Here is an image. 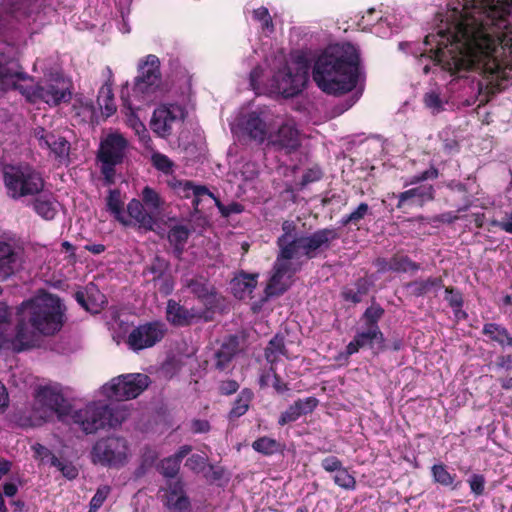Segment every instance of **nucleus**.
Segmentation results:
<instances>
[{"label": "nucleus", "instance_id": "obj_1", "mask_svg": "<svg viewBox=\"0 0 512 512\" xmlns=\"http://www.w3.org/2000/svg\"><path fill=\"white\" fill-rule=\"evenodd\" d=\"M511 8L512 0H465L461 20L453 31L440 30L425 37L426 46L436 42L437 47L431 48L429 55H420L419 63L429 61L424 64L423 73H430V63L460 77L464 72L477 71L494 90L500 91L501 82L508 79L501 56L506 48H512L508 38Z\"/></svg>", "mask_w": 512, "mask_h": 512}, {"label": "nucleus", "instance_id": "obj_2", "mask_svg": "<svg viewBox=\"0 0 512 512\" xmlns=\"http://www.w3.org/2000/svg\"><path fill=\"white\" fill-rule=\"evenodd\" d=\"M65 312L60 297L51 293L22 302L16 313L14 350L21 352L34 347L36 334L53 336L58 333L64 326Z\"/></svg>", "mask_w": 512, "mask_h": 512}, {"label": "nucleus", "instance_id": "obj_3", "mask_svg": "<svg viewBox=\"0 0 512 512\" xmlns=\"http://www.w3.org/2000/svg\"><path fill=\"white\" fill-rule=\"evenodd\" d=\"M359 68L360 55L354 45H329L315 59L312 78L322 92L340 96L357 86Z\"/></svg>", "mask_w": 512, "mask_h": 512}, {"label": "nucleus", "instance_id": "obj_4", "mask_svg": "<svg viewBox=\"0 0 512 512\" xmlns=\"http://www.w3.org/2000/svg\"><path fill=\"white\" fill-rule=\"evenodd\" d=\"M3 182L7 196L13 200L37 196L45 188L42 173L29 164L5 166Z\"/></svg>", "mask_w": 512, "mask_h": 512}, {"label": "nucleus", "instance_id": "obj_5", "mask_svg": "<svg viewBox=\"0 0 512 512\" xmlns=\"http://www.w3.org/2000/svg\"><path fill=\"white\" fill-rule=\"evenodd\" d=\"M127 418V411L118 406L93 403L73 413L72 419L86 434L106 427L115 428Z\"/></svg>", "mask_w": 512, "mask_h": 512}, {"label": "nucleus", "instance_id": "obj_6", "mask_svg": "<svg viewBox=\"0 0 512 512\" xmlns=\"http://www.w3.org/2000/svg\"><path fill=\"white\" fill-rule=\"evenodd\" d=\"M294 68L285 65L273 76L272 85L285 98H292L300 94L309 80L310 64L303 55L295 59Z\"/></svg>", "mask_w": 512, "mask_h": 512}, {"label": "nucleus", "instance_id": "obj_7", "mask_svg": "<svg viewBox=\"0 0 512 512\" xmlns=\"http://www.w3.org/2000/svg\"><path fill=\"white\" fill-rule=\"evenodd\" d=\"M90 456L94 464L119 469L128 463V441L121 436L102 437L92 446Z\"/></svg>", "mask_w": 512, "mask_h": 512}, {"label": "nucleus", "instance_id": "obj_8", "mask_svg": "<svg viewBox=\"0 0 512 512\" xmlns=\"http://www.w3.org/2000/svg\"><path fill=\"white\" fill-rule=\"evenodd\" d=\"M138 75L132 87V96L139 101L152 100V94L161 85L160 60L156 55L149 54L138 64Z\"/></svg>", "mask_w": 512, "mask_h": 512}, {"label": "nucleus", "instance_id": "obj_9", "mask_svg": "<svg viewBox=\"0 0 512 512\" xmlns=\"http://www.w3.org/2000/svg\"><path fill=\"white\" fill-rule=\"evenodd\" d=\"M150 378L146 374L134 373L113 378L103 389L108 398L125 401L138 397L147 389Z\"/></svg>", "mask_w": 512, "mask_h": 512}, {"label": "nucleus", "instance_id": "obj_10", "mask_svg": "<svg viewBox=\"0 0 512 512\" xmlns=\"http://www.w3.org/2000/svg\"><path fill=\"white\" fill-rule=\"evenodd\" d=\"M168 332L167 325L160 320H153L139 324L129 332L126 344L134 351L154 347L161 342Z\"/></svg>", "mask_w": 512, "mask_h": 512}, {"label": "nucleus", "instance_id": "obj_11", "mask_svg": "<svg viewBox=\"0 0 512 512\" xmlns=\"http://www.w3.org/2000/svg\"><path fill=\"white\" fill-rule=\"evenodd\" d=\"M336 228L326 227L307 235H301L297 245V254L301 251L307 259H313L320 253L331 248L332 243L339 239Z\"/></svg>", "mask_w": 512, "mask_h": 512}, {"label": "nucleus", "instance_id": "obj_12", "mask_svg": "<svg viewBox=\"0 0 512 512\" xmlns=\"http://www.w3.org/2000/svg\"><path fill=\"white\" fill-rule=\"evenodd\" d=\"M185 109L177 104H164L157 107L150 121L151 130L161 138L172 135L173 127L184 121Z\"/></svg>", "mask_w": 512, "mask_h": 512}, {"label": "nucleus", "instance_id": "obj_13", "mask_svg": "<svg viewBox=\"0 0 512 512\" xmlns=\"http://www.w3.org/2000/svg\"><path fill=\"white\" fill-rule=\"evenodd\" d=\"M50 9L45 0H5L0 5V14H7L19 21L42 19L46 10Z\"/></svg>", "mask_w": 512, "mask_h": 512}, {"label": "nucleus", "instance_id": "obj_14", "mask_svg": "<svg viewBox=\"0 0 512 512\" xmlns=\"http://www.w3.org/2000/svg\"><path fill=\"white\" fill-rule=\"evenodd\" d=\"M32 101H43L51 106H57L62 102H68L71 99L69 91L63 79H51L37 84L30 95Z\"/></svg>", "mask_w": 512, "mask_h": 512}, {"label": "nucleus", "instance_id": "obj_15", "mask_svg": "<svg viewBox=\"0 0 512 512\" xmlns=\"http://www.w3.org/2000/svg\"><path fill=\"white\" fill-rule=\"evenodd\" d=\"M127 148L128 140L121 133H109L100 142L97 159L101 163L120 165L125 159Z\"/></svg>", "mask_w": 512, "mask_h": 512}, {"label": "nucleus", "instance_id": "obj_16", "mask_svg": "<svg viewBox=\"0 0 512 512\" xmlns=\"http://www.w3.org/2000/svg\"><path fill=\"white\" fill-rule=\"evenodd\" d=\"M268 145L276 151H284L286 154L296 152L301 146L300 134L294 122H285L279 126L276 132L271 133Z\"/></svg>", "mask_w": 512, "mask_h": 512}, {"label": "nucleus", "instance_id": "obj_17", "mask_svg": "<svg viewBox=\"0 0 512 512\" xmlns=\"http://www.w3.org/2000/svg\"><path fill=\"white\" fill-rule=\"evenodd\" d=\"M396 208L407 212L413 207H423L426 203L434 200L435 189L431 184H422L398 194Z\"/></svg>", "mask_w": 512, "mask_h": 512}, {"label": "nucleus", "instance_id": "obj_18", "mask_svg": "<svg viewBox=\"0 0 512 512\" xmlns=\"http://www.w3.org/2000/svg\"><path fill=\"white\" fill-rule=\"evenodd\" d=\"M27 78L18 60L4 52H0V87L3 90L18 89V83Z\"/></svg>", "mask_w": 512, "mask_h": 512}, {"label": "nucleus", "instance_id": "obj_19", "mask_svg": "<svg viewBox=\"0 0 512 512\" xmlns=\"http://www.w3.org/2000/svg\"><path fill=\"white\" fill-rule=\"evenodd\" d=\"M210 318L204 312H198L195 309H188L174 299H169L166 306V320L174 327L190 326L194 320Z\"/></svg>", "mask_w": 512, "mask_h": 512}, {"label": "nucleus", "instance_id": "obj_20", "mask_svg": "<svg viewBox=\"0 0 512 512\" xmlns=\"http://www.w3.org/2000/svg\"><path fill=\"white\" fill-rule=\"evenodd\" d=\"M34 137L42 149H48L56 158L63 159L69 155V141L55 131H47L43 127L34 129Z\"/></svg>", "mask_w": 512, "mask_h": 512}, {"label": "nucleus", "instance_id": "obj_21", "mask_svg": "<svg viewBox=\"0 0 512 512\" xmlns=\"http://www.w3.org/2000/svg\"><path fill=\"white\" fill-rule=\"evenodd\" d=\"M36 400L48 410L57 414L61 419L63 416H67L71 412V404L63 396L60 391L49 387L43 386L36 391Z\"/></svg>", "mask_w": 512, "mask_h": 512}, {"label": "nucleus", "instance_id": "obj_22", "mask_svg": "<svg viewBox=\"0 0 512 512\" xmlns=\"http://www.w3.org/2000/svg\"><path fill=\"white\" fill-rule=\"evenodd\" d=\"M374 344L378 345L380 351L386 349L384 334L381 330L366 328L364 331H358L346 346V355L351 356L366 347L373 349Z\"/></svg>", "mask_w": 512, "mask_h": 512}, {"label": "nucleus", "instance_id": "obj_23", "mask_svg": "<svg viewBox=\"0 0 512 512\" xmlns=\"http://www.w3.org/2000/svg\"><path fill=\"white\" fill-rule=\"evenodd\" d=\"M22 250L14 244L0 241V279L6 280L21 266Z\"/></svg>", "mask_w": 512, "mask_h": 512}, {"label": "nucleus", "instance_id": "obj_24", "mask_svg": "<svg viewBox=\"0 0 512 512\" xmlns=\"http://www.w3.org/2000/svg\"><path fill=\"white\" fill-rule=\"evenodd\" d=\"M301 235L298 234L297 224L292 220L282 223V234L277 239L280 257L291 260L297 255V245Z\"/></svg>", "mask_w": 512, "mask_h": 512}, {"label": "nucleus", "instance_id": "obj_25", "mask_svg": "<svg viewBox=\"0 0 512 512\" xmlns=\"http://www.w3.org/2000/svg\"><path fill=\"white\" fill-rule=\"evenodd\" d=\"M240 352V340L237 335L227 336L214 353L215 369L224 372L231 367L233 359Z\"/></svg>", "mask_w": 512, "mask_h": 512}, {"label": "nucleus", "instance_id": "obj_26", "mask_svg": "<svg viewBox=\"0 0 512 512\" xmlns=\"http://www.w3.org/2000/svg\"><path fill=\"white\" fill-rule=\"evenodd\" d=\"M258 278L259 273L239 271L230 283L233 295L240 300L252 298L253 291L258 284Z\"/></svg>", "mask_w": 512, "mask_h": 512}, {"label": "nucleus", "instance_id": "obj_27", "mask_svg": "<svg viewBox=\"0 0 512 512\" xmlns=\"http://www.w3.org/2000/svg\"><path fill=\"white\" fill-rule=\"evenodd\" d=\"M31 198L32 209L39 217L46 221H51L56 217L58 213V202L52 192L43 191Z\"/></svg>", "mask_w": 512, "mask_h": 512}, {"label": "nucleus", "instance_id": "obj_28", "mask_svg": "<svg viewBox=\"0 0 512 512\" xmlns=\"http://www.w3.org/2000/svg\"><path fill=\"white\" fill-rule=\"evenodd\" d=\"M105 72L107 75L106 82L100 87L98 96H97V103L102 111V115L106 118L112 116L116 110V104L114 101V94H113V73L110 67L105 68Z\"/></svg>", "mask_w": 512, "mask_h": 512}, {"label": "nucleus", "instance_id": "obj_29", "mask_svg": "<svg viewBox=\"0 0 512 512\" xmlns=\"http://www.w3.org/2000/svg\"><path fill=\"white\" fill-rule=\"evenodd\" d=\"M409 294L414 297H424L429 293H436L444 287L442 277H428L427 279H416L405 285Z\"/></svg>", "mask_w": 512, "mask_h": 512}, {"label": "nucleus", "instance_id": "obj_30", "mask_svg": "<svg viewBox=\"0 0 512 512\" xmlns=\"http://www.w3.org/2000/svg\"><path fill=\"white\" fill-rule=\"evenodd\" d=\"M127 212L129 216L135 220L139 228H142L145 231L154 230L156 222L154 221L151 212L146 210L141 200L135 198L132 199L127 205Z\"/></svg>", "mask_w": 512, "mask_h": 512}, {"label": "nucleus", "instance_id": "obj_31", "mask_svg": "<svg viewBox=\"0 0 512 512\" xmlns=\"http://www.w3.org/2000/svg\"><path fill=\"white\" fill-rule=\"evenodd\" d=\"M481 333L491 342L497 343L501 348H512V335L509 330L501 324L495 322L485 323Z\"/></svg>", "mask_w": 512, "mask_h": 512}, {"label": "nucleus", "instance_id": "obj_32", "mask_svg": "<svg viewBox=\"0 0 512 512\" xmlns=\"http://www.w3.org/2000/svg\"><path fill=\"white\" fill-rule=\"evenodd\" d=\"M189 236L190 230L187 226L175 225L170 228L167 237L169 243L173 246V255L177 259H181Z\"/></svg>", "mask_w": 512, "mask_h": 512}, {"label": "nucleus", "instance_id": "obj_33", "mask_svg": "<svg viewBox=\"0 0 512 512\" xmlns=\"http://www.w3.org/2000/svg\"><path fill=\"white\" fill-rule=\"evenodd\" d=\"M141 201L148 212H151L154 221L157 223L161 215L165 201L160 194L150 186H145L141 192Z\"/></svg>", "mask_w": 512, "mask_h": 512}, {"label": "nucleus", "instance_id": "obj_34", "mask_svg": "<svg viewBox=\"0 0 512 512\" xmlns=\"http://www.w3.org/2000/svg\"><path fill=\"white\" fill-rule=\"evenodd\" d=\"M372 215L373 212L371 207L366 202H361L349 214L344 215L339 220V224L343 227H355L359 230L362 222Z\"/></svg>", "mask_w": 512, "mask_h": 512}, {"label": "nucleus", "instance_id": "obj_35", "mask_svg": "<svg viewBox=\"0 0 512 512\" xmlns=\"http://www.w3.org/2000/svg\"><path fill=\"white\" fill-rule=\"evenodd\" d=\"M253 398V391L250 388H243L232 403V407L228 413V420L234 421L245 415L249 410Z\"/></svg>", "mask_w": 512, "mask_h": 512}, {"label": "nucleus", "instance_id": "obj_36", "mask_svg": "<svg viewBox=\"0 0 512 512\" xmlns=\"http://www.w3.org/2000/svg\"><path fill=\"white\" fill-rule=\"evenodd\" d=\"M431 475L435 483L455 490L460 487L461 481H456L457 475L448 471L443 463L434 464L431 467Z\"/></svg>", "mask_w": 512, "mask_h": 512}, {"label": "nucleus", "instance_id": "obj_37", "mask_svg": "<svg viewBox=\"0 0 512 512\" xmlns=\"http://www.w3.org/2000/svg\"><path fill=\"white\" fill-rule=\"evenodd\" d=\"M282 355L287 359H290L288 350L285 345V338L283 335L276 334L268 343L264 350L265 359L274 365L278 361V356Z\"/></svg>", "mask_w": 512, "mask_h": 512}, {"label": "nucleus", "instance_id": "obj_38", "mask_svg": "<svg viewBox=\"0 0 512 512\" xmlns=\"http://www.w3.org/2000/svg\"><path fill=\"white\" fill-rule=\"evenodd\" d=\"M244 130L253 140L263 142L266 137V124L256 113H250L244 123Z\"/></svg>", "mask_w": 512, "mask_h": 512}, {"label": "nucleus", "instance_id": "obj_39", "mask_svg": "<svg viewBox=\"0 0 512 512\" xmlns=\"http://www.w3.org/2000/svg\"><path fill=\"white\" fill-rule=\"evenodd\" d=\"M369 289L370 282L366 278L360 277L355 281L353 287L345 288L342 291V297L345 301L358 304L368 294Z\"/></svg>", "mask_w": 512, "mask_h": 512}, {"label": "nucleus", "instance_id": "obj_40", "mask_svg": "<svg viewBox=\"0 0 512 512\" xmlns=\"http://www.w3.org/2000/svg\"><path fill=\"white\" fill-rule=\"evenodd\" d=\"M390 264L392 266V272L395 273H406L408 271L416 272L421 268L419 263L413 261L409 256L402 253H395L392 255L390 258Z\"/></svg>", "mask_w": 512, "mask_h": 512}, {"label": "nucleus", "instance_id": "obj_41", "mask_svg": "<svg viewBox=\"0 0 512 512\" xmlns=\"http://www.w3.org/2000/svg\"><path fill=\"white\" fill-rule=\"evenodd\" d=\"M283 276L275 272L272 273L264 289L263 301L272 297L283 295L289 288V285L283 281Z\"/></svg>", "mask_w": 512, "mask_h": 512}, {"label": "nucleus", "instance_id": "obj_42", "mask_svg": "<svg viewBox=\"0 0 512 512\" xmlns=\"http://www.w3.org/2000/svg\"><path fill=\"white\" fill-rule=\"evenodd\" d=\"M384 313L385 310L380 306V304L373 302L371 306L366 308L362 315L365 327L381 330L378 322L383 317Z\"/></svg>", "mask_w": 512, "mask_h": 512}, {"label": "nucleus", "instance_id": "obj_43", "mask_svg": "<svg viewBox=\"0 0 512 512\" xmlns=\"http://www.w3.org/2000/svg\"><path fill=\"white\" fill-rule=\"evenodd\" d=\"M291 405L296 411L297 415L302 417L313 413L319 405V400L314 396H309L306 398H299L295 400Z\"/></svg>", "mask_w": 512, "mask_h": 512}, {"label": "nucleus", "instance_id": "obj_44", "mask_svg": "<svg viewBox=\"0 0 512 512\" xmlns=\"http://www.w3.org/2000/svg\"><path fill=\"white\" fill-rule=\"evenodd\" d=\"M169 266L170 264L166 259L156 255L152 259L151 263L145 268L144 273H151L153 275V281H156L164 277Z\"/></svg>", "mask_w": 512, "mask_h": 512}, {"label": "nucleus", "instance_id": "obj_45", "mask_svg": "<svg viewBox=\"0 0 512 512\" xmlns=\"http://www.w3.org/2000/svg\"><path fill=\"white\" fill-rule=\"evenodd\" d=\"M181 463L173 455L163 458L158 464V470L165 478L174 479L180 470Z\"/></svg>", "mask_w": 512, "mask_h": 512}, {"label": "nucleus", "instance_id": "obj_46", "mask_svg": "<svg viewBox=\"0 0 512 512\" xmlns=\"http://www.w3.org/2000/svg\"><path fill=\"white\" fill-rule=\"evenodd\" d=\"M333 481L335 485L345 490L353 491L356 489L357 486L355 477L352 474H350L348 468L344 466L335 472Z\"/></svg>", "mask_w": 512, "mask_h": 512}, {"label": "nucleus", "instance_id": "obj_47", "mask_svg": "<svg viewBox=\"0 0 512 512\" xmlns=\"http://www.w3.org/2000/svg\"><path fill=\"white\" fill-rule=\"evenodd\" d=\"M279 443L270 437L263 436L252 443V448L263 455H272L277 452Z\"/></svg>", "mask_w": 512, "mask_h": 512}, {"label": "nucleus", "instance_id": "obj_48", "mask_svg": "<svg viewBox=\"0 0 512 512\" xmlns=\"http://www.w3.org/2000/svg\"><path fill=\"white\" fill-rule=\"evenodd\" d=\"M51 466L56 467L62 475L68 480L77 478L79 472L75 465L68 461H62L56 456H52Z\"/></svg>", "mask_w": 512, "mask_h": 512}, {"label": "nucleus", "instance_id": "obj_49", "mask_svg": "<svg viewBox=\"0 0 512 512\" xmlns=\"http://www.w3.org/2000/svg\"><path fill=\"white\" fill-rule=\"evenodd\" d=\"M467 483L470 487L471 493L475 498L483 496L485 493L486 478L483 474L473 473L468 479Z\"/></svg>", "mask_w": 512, "mask_h": 512}, {"label": "nucleus", "instance_id": "obj_50", "mask_svg": "<svg viewBox=\"0 0 512 512\" xmlns=\"http://www.w3.org/2000/svg\"><path fill=\"white\" fill-rule=\"evenodd\" d=\"M423 103L425 107L431 109L433 113H439L444 109V103L440 97V93L435 90L424 94Z\"/></svg>", "mask_w": 512, "mask_h": 512}, {"label": "nucleus", "instance_id": "obj_51", "mask_svg": "<svg viewBox=\"0 0 512 512\" xmlns=\"http://www.w3.org/2000/svg\"><path fill=\"white\" fill-rule=\"evenodd\" d=\"M445 293V300L448 302L453 312L457 313V311H460L464 303L462 293L452 286L446 287Z\"/></svg>", "mask_w": 512, "mask_h": 512}, {"label": "nucleus", "instance_id": "obj_52", "mask_svg": "<svg viewBox=\"0 0 512 512\" xmlns=\"http://www.w3.org/2000/svg\"><path fill=\"white\" fill-rule=\"evenodd\" d=\"M188 287L191 292L201 300L208 301L209 298L213 296L209 286L202 281L192 279L189 281Z\"/></svg>", "mask_w": 512, "mask_h": 512}, {"label": "nucleus", "instance_id": "obj_53", "mask_svg": "<svg viewBox=\"0 0 512 512\" xmlns=\"http://www.w3.org/2000/svg\"><path fill=\"white\" fill-rule=\"evenodd\" d=\"M111 488L108 485H103L97 488L96 493L92 497L90 501V509L94 512H97V510L103 505L105 500L107 499L108 495L110 494Z\"/></svg>", "mask_w": 512, "mask_h": 512}, {"label": "nucleus", "instance_id": "obj_54", "mask_svg": "<svg viewBox=\"0 0 512 512\" xmlns=\"http://www.w3.org/2000/svg\"><path fill=\"white\" fill-rule=\"evenodd\" d=\"M253 18L262 23V28L273 30L274 25L268 9L261 6L253 11Z\"/></svg>", "mask_w": 512, "mask_h": 512}, {"label": "nucleus", "instance_id": "obj_55", "mask_svg": "<svg viewBox=\"0 0 512 512\" xmlns=\"http://www.w3.org/2000/svg\"><path fill=\"white\" fill-rule=\"evenodd\" d=\"M438 176H439L438 169L435 168L434 166H431L429 169L419 173L418 175L412 176L409 179V181L405 182L404 186L418 184L420 182H423V181H426L429 179L434 180V179L438 178Z\"/></svg>", "mask_w": 512, "mask_h": 512}, {"label": "nucleus", "instance_id": "obj_56", "mask_svg": "<svg viewBox=\"0 0 512 512\" xmlns=\"http://www.w3.org/2000/svg\"><path fill=\"white\" fill-rule=\"evenodd\" d=\"M152 163L153 166L163 172V173H170L172 171L173 162L164 154L161 153H155L152 156Z\"/></svg>", "mask_w": 512, "mask_h": 512}, {"label": "nucleus", "instance_id": "obj_57", "mask_svg": "<svg viewBox=\"0 0 512 512\" xmlns=\"http://www.w3.org/2000/svg\"><path fill=\"white\" fill-rule=\"evenodd\" d=\"M207 458L199 455L192 454L185 462V466L195 473H200L205 469Z\"/></svg>", "mask_w": 512, "mask_h": 512}, {"label": "nucleus", "instance_id": "obj_58", "mask_svg": "<svg viewBox=\"0 0 512 512\" xmlns=\"http://www.w3.org/2000/svg\"><path fill=\"white\" fill-rule=\"evenodd\" d=\"M107 208L111 213H118L119 209L123 208V202L121 200V193L118 189H112L109 191L107 197Z\"/></svg>", "mask_w": 512, "mask_h": 512}, {"label": "nucleus", "instance_id": "obj_59", "mask_svg": "<svg viewBox=\"0 0 512 512\" xmlns=\"http://www.w3.org/2000/svg\"><path fill=\"white\" fill-rule=\"evenodd\" d=\"M323 177V172L319 167H312L307 169L301 179L300 185L307 186L310 183L319 181Z\"/></svg>", "mask_w": 512, "mask_h": 512}, {"label": "nucleus", "instance_id": "obj_60", "mask_svg": "<svg viewBox=\"0 0 512 512\" xmlns=\"http://www.w3.org/2000/svg\"><path fill=\"white\" fill-rule=\"evenodd\" d=\"M291 263H290V260H286L282 257H280V253L278 254L277 256V259H276V262L273 266V272L279 274V275H282L283 277L286 275V274H289V277L292 276V274L295 273V271H291Z\"/></svg>", "mask_w": 512, "mask_h": 512}, {"label": "nucleus", "instance_id": "obj_61", "mask_svg": "<svg viewBox=\"0 0 512 512\" xmlns=\"http://www.w3.org/2000/svg\"><path fill=\"white\" fill-rule=\"evenodd\" d=\"M184 191L187 193L191 191L193 196H195L196 198H201L202 196L213 197V194L209 191V189L206 186L194 185L191 181L185 182Z\"/></svg>", "mask_w": 512, "mask_h": 512}, {"label": "nucleus", "instance_id": "obj_62", "mask_svg": "<svg viewBox=\"0 0 512 512\" xmlns=\"http://www.w3.org/2000/svg\"><path fill=\"white\" fill-rule=\"evenodd\" d=\"M300 417L297 415L296 411L290 404L283 412H281L278 418V425L285 426L290 423L296 422Z\"/></svg>", "mask_w": 512, "mask_h": 512}, {"label": "nucleus", "instance_id": "obj_63", "mask_svg": "<svg viewBox=\"0 0 512 512\" xmlns=\"http://www.w3.org/2000/svg\"><path fill=\"white\" fill-rule=\"evenodd\" d=\"M382 16L374 8H370L366 11V14L362 16L359 25H362L363 29L373 26L377 23Z\"/></svg>", "mask_w": 512, "mask_h": 512}, {"label": "nucleus", "instance_id": "obj_64", "mask_svg": "<svg viewBox=\"0 0 512 512\" xmlns=\"http://www.w3.org/2000/svg\"><path fill=\"white\" fill-rule=\"evenodd\" d=\"M321 467L329 473L338 471L341 467H343L342 461L336 456H328L322 459Z\"/></svg>", "mask_w": 512, "mask_h": 512}]
</instances>
